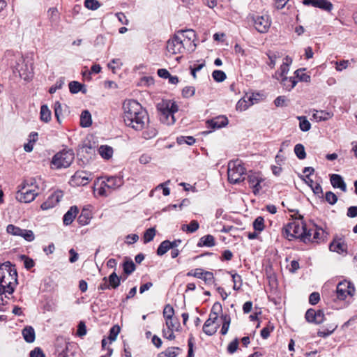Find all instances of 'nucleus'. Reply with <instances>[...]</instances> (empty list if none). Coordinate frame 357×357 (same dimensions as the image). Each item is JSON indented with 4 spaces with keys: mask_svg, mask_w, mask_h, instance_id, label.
Wrapping results in <instances>:
<instances>
[{
    "mask_svg": "<svg viewBox=\"0 0 357 357\" xmlns=\"http://www.w3.org/2000/svg\"><path fill=\"white\" fill-rule=\"evenodd\" d=\"M22 335L24 340L28 343H32L36 338L35 331L32 326H26L22 330Z\"/></svg>",
    "mask_w": 357,
    "mask_h": 357,
    "instance_id": "5701e85b",
    "label": "nucleus"
},
{
    "mask_svg": "<svg viewBox=\"0 0 357 357\" xmlns=\"http://www.w3.org/2000/svg\"><path fill=\"white\" fill-rule=\"evenodd\" d=\"M39 194V185L35 178L25 180L20 186L15 194L16 199L20 202L30 203Z\"/></svg>",
    "mask_w": 357,
    "mask_h": 357,
    "instance_id": "7ed1b4c3",
    "label": "nucleus"
},
{
    "mask_svg": "<svg viewBox=\"0 0 357 357\" xmlns=\"http://www.w3.org/2000/svg\"><path fill=\"white\" fill-rule=\"evenodd\" d=\"M178 347H169L159 354L158 357H176L178 355Z\"/></svg>",
    "mask_w": 357,
    "mask_h": 357,
    "instance_id": "f704fd0d",
    "label": "nucleus"
},
{
    "mask_svg": "<svg viewBox=\"0 0 357 357\" xmlns=\"http://www.w3.org/2000/svg\"><path fill=\"white\" fill-rule=\"evenodd\" d=\"M20 259L24 261V267L28 270L35 265L33 260L24 255H20Z\"/></svg>",
    "mask_w": 357,
    "mask_h": 357,
    "instance_id": "603ef678",
    "label": "nucleus"
},
{
    "mask_svg": "<svg viewBox=\"0 0 357 357\" xmlns=\"http://www.w3.org/2000/svg\"><path fill=\"white\" fill-rule=\"evenodd\" d=\"M121 66L122 63L119 59H113L107 65L108 68L111 69L113 73L115 72L116 68H120Z\"/></svg>",
    "mask_w": 357,
    "mask_h": 357,
    "instance_id": "bf43d9fd",
    "label": "nucleus"
},
{
    "mask_svg": "<svg viewBox=\"0 0 357 357\" xmlns=\"http://www.w3.org/2000/svg\"><path fill=\"white\" fill-rule=\"evenodd\" d=\"M47 16L51 23H57L59 22L60 15L56 8L52 7L47 10Z\"/></svg>",
    "mask_w": 357,
    "mask_h": 357,
    "instance_id": "2f4dec72",
    "label": "nucleus"
},
{
    "mask_svg": "<svg viewBox=\"0 0 357 357\" xmlns=\"http://www.w3.org/2000/svg\"><path fill=\"white\" fill-rule=\"evenodd\" d=\"M331 183L333 187L340 188L343 192L347 191V185L342 177L339 174H332L331 176Z\"/></svg>",
    "mask_w": 357,
    "mask_h": 357,
    "instance_id": "a211bd4d",
    "label": "nucleus"
},
{
    "mask_svg": "<svg viewBox=\"0 0 357 357\" xmlns=\"http://www.w3.org/2000/svg\"><path fill=\"white\" fill-rule=\"evenodd\" d=\"M245 169L241 161L236 160L228 163L227 178L230 183H238L245 178Z\"/></svg>",
    "mask_w": 357,
    "mask_h": 357,
    "instance_id": "423d86ee",
    "label": "nucleus"
},
{
    "mask_svg": "<svg viewBox=\"0 0 357 357\" xmlns=\"http://www.w3.org/2000/svg\"><path fill=\"white\" fill-rule=\"evenodd\" d=\"M30 357H45L43 350L40 347H36L29 354Z\"/></svg>",
    "mask_w": 357,
    "mask_h": 357,
    "instance_id": "774afa93",
    "label": "nucleus"
},
{
    "mask_svg": "<svg viewBox=\"0 0 357 357\" xmlns=\"http://www.w3.org/2000/svg\"><path fill=\"white\" fill-rule=\"evenodd\" d=\"M98 153L105 160H109L112 158L114 150L108 145H101L98 149Z\"/></svg>",
    "mask_w": 357,
    "mask_h": 357,
    "instance_id": "4be33fe9",
    "label": "nucleus"
},
{
    "mask_svg": "<svg viewBox=\"0 0 357 357\" xmlns=\"http://www.w3.org/2000/svg\"><path fill=\"white\" fill-rule=\"evenodd\" d=\"M354 293V286L349 281L344 280L337 285L336 295L339 300L344 301L348 296H353Z\"/></svg>",
    "mask_w": 357,
    "mask_h": 357,
    "instance_id": "9d476101",
    "label": "nucleus"
},
{
    "mask_svg": "<svg viewBox=\"0 0 357 357\" xmlns=\"http://www.w3.org/2000/svg\"><path fill=\"white\" fill-rule=\"evenodd\" d=\"M121 185V179L116 176L107 177L106 181H105V186H107V189L110 190H115Z\"/></svg>",
    "mask_w": 357,
    "mask_h": 357,
    "instance_id": "412c9836",
    "label": "nucleus"
},
{
    "mask_svg": "<svg viewBox=\"0 0 357 357\" xmlns=\"http://www.w3.org/2000/svg\"><path fill=\"white\" fill-rule=\"evenodd\" d=\"M176 33L182 46L184 47V52H192L195 51L197 45L195 43L196 35L193 30H181Z\"/></svg>",
    "mask_w": 357,
    "mask_h": 357,
    "instance_id": "0eeeda50",
    "label": "nucleus"
},
{
    "mask_svg": "<svg viewBox=\"0 0 357 357\" xmlns=\"http://www.w3.org/2000/svg\"><path fill=\"white\" fill-rule=\"evenodd\" d=\"M222 321H223L222 306L220 303L216 302L212 307L208 319L203 326L204 333L208 335L215 334Z\"/></svg>",
    "mask_w": 357,
    "mask_h": 357,
    "instance_id": "20e7f679",
    "label": "nucleus"
},
{
    "mask_svg": "<svg viewBox=\"0 0 357 357\" xmlns=\"http://www.w3.org/2000/svg\"><path fill=\"white\" fill-rule=\"evenodd\" d=\"M123 109L125 124L135 130H142L149 123L147 112L137 101L135 100H125L123 104Z\"/></svg>",
    "mask_w": 357,
    "mask_h": 357,
    "instance_id": "f257e3e1",
    "label": "nucleus"
},
{
    "mask_svg": "<svg viewBox=\"0 0 357 357\" xmlns=\"http://www.w3.org/2000/svg\"><path fill=\"white\" fill-rule=\"evenodd\" d=\"M74 158V153L72 150H63L53 156L51 167L54 169L68 168L73 162Z\"/></svg>",
    "mask_w": 357,
    "mask_h": 357,
    "instance_id": "39448f33",
    "label": "nucleus"
},
{
    "mask_svg": "<svg viewBox=\"0 0 357 357\" xmlns=\"http://www.w3.org/2000/svg\"><path fill=\"white\" fill-rule=\"evenodd\" d=\"M206 123L207 125V128L211 129L208 132H211L212 131L221 128L223 126V116H218L215 118L208 120Z\"/></svg>",
    "mask_w": 357,
    "mask_h": 357,
    "instance_id": "6ab92c4d",
    "label": "nucleus"
},
{
    "mask_svg": "<svg viewBox=\"0 0 357 357\" xmlns=\"http://www.w3.org/2000/svg\"><path fill=\"white\" fill-rule=\"evenodd\" d=\"M78 222L82 225H88L89 222V217L88 215V213H84V211H82L81 215L78 218Z\"/></svg>",
    "mask_w": 357,
    "mask_h": 357,
    "instance_id": "69168bd1",
    "label": "nucleus"
},
{
    "mask_svg": "<svg viewBox=\"0 0 357 357\" xmlns=\"http://www.w3.org/2000/svg\"><path fill=\"white\" fill-rule=\"evenodd\" d=\"M305 227L303 222L292 221L288 223L283 229V234L289 240L292 238H301L304 236Z\"/></svg>",
    "mask_w": 357,
    "mask_h": 357,
    "instance_id": "6e6552de",
    "label": "nucleus"
},
{
    "mask_svg": "<svg viewBox=\"0 0 357 357\" xmlns=\"http://www.w3.org/2000/svg\"><path fill=\"white\" fill-rule=\"evenodd\" d=\"M294 152L296 156L301 160L304 159L306 157L305 148L301 144H298L295 146Z\"/></svg>",
    "mask_w": 357,
    "mask_h": 357,
    "instance_id": "a18cd8bd",
    "label": "nucleus"
},
{
    "mask_svg": "<svg viewBox=\"0 0 357 357\" xmlns=\"http://www.w3.org/2000/svg\"><path fill=\"white\" fill-rule=\"evenodd\" d=\"M160 119L162 123H167L168 125L174 123L175 118L173 114H166L165 111H160Z\"/></svg>",
    "mask_w": 357,
    "mask_h": 357,
    "instance_id": "473e14b6",
    "label": "nucleus"
},
{
    "mask_svg": "<svg viewBox=\"0 0 357 357\" xmlns=\"http://www.w3.org/2000/svg\"><path fill=\"white\" fill-rule=\"evenodd\" d=\"M251 21L256 30L259 33H266L271 24V20L268 15H252L250 16Z\"/></svg>",
    "mask_w": 357,
    "mask_h": 357,
    "instance_id": "1a4fd4ad",
    "label": "nucleus"
},
{
    "mask_svg": "<svg viewBox=\"0 0 357 357\" xmlns=\"http://www.w3.org/2000/svg\"><path fill=\"white\" fill-rule=\"evenodd\" d=\"M123 268L126 274L130 275L135 270V265L132 260H127L123 264Z\"/></svg>",
    "mask_w": 357,
    "mask_h": 357,
    "instance_id": "79ce46f5",
    "label": "nucleus"
},
{
    "mask_svg": "<svg viewBox=\"0 0 357 357\" xmlns=\"http://www.w3.org/2000/svg\"><path fill=\"white\" fill-rule=\"evenodd\" d=\"M176 142L178 144L192 145L195 142V139L192 136H180L177 137Z\"/></svg>",
    "mask_w": 357,
    "mask_h": 357,
    "instance_id": "a19ab883",
    "label": "nucleus"
},
{
    "mask_svg": "<svg viewBox=\"0 0 357 357\" xmlns=\"http://www.w3.org/2000/svg\"><path fill=\"white\" fill-rule=\"evenodd\" d=\"M195 89L193 86H185L182 91V95L184 98H190L194 96Z\"/></svg>",
    "mask_w": 357,
    "mask_h": 357,
    "instance_id": "0e129e2a",
    "label": "nucleus"
},
{
    "mask_svg": "<svg viewBox=\"0 0 357 357\" xmlns=\"http://www.w3.org/2000/svg\"><path fill=\"white\" fill-rule=\"evenodd\" d=\"M166 325L167 326V329L177 330L180 324L178 320H174L173 318H171L166 320Z\"/></svg>",
    "mask_w": 357,
    "mask_h": 357,
    "instance_id": "052dcab7",
    "label": "nucleus"
},
{
    "mask_svg": "<svg viewBox=\"0 0 357 357\" xmlns=\"http://www.w3.org/2000/svg\"><path fill=\"white\" fill-rule=\"evenodd\" d=\"M253 227L256 231H261L264 229V220L262 217H257L253 222Z\"/></svg>",
    "mask_w": 357,
    "mask_h": 357,
    "instance_id": "de8ad7c7",
    "label": "nucleus"
},
{
    "mask_svg": "<svg viewBox=\"0 0 357 357\" xmlns=\"http://www.w3.org/2000/svg\"><path fill=\"white\" fill-rule=\"evenodd\" d=\"M248 182L252 192L257 195L262 189L261 183L264 182V178L259 173H251L248 176Z\"/></svg>",
    "mask_w": 357,
    "mask_h": 357,
    "instance_id": "ddd939ff",
    "label": "nucleus"
},
{
    "mask_svg": "<svg viewBox=\"0 0 357 357\" xmlns=\"http://www.w3.org/2000/svg\"><path fill=\"white\" fill-rule=\"evenodd\" d=\"M19 74H20V76L22 79H24V80H27V79H29L31 77L32 74H33V70H32V68L29 69L27 64L25 63L24 64V69L23 68V67H22L19 70Z\"/></svg>",
    "mask_w": 357,
    "mask_h": 357,
    "instance_id": "e433bc0d",
    "label": "nucleus"
},
{
    "mask_svg": "<svg viewBox=\"0 0 357 357\" xmlns=\"http://www.w3.org/2000/svg\"><path fill=\"white\" fill-rule=\"evenodd\" d=\"M273 330V325L269 322L268 325L261 331V336L264 339H267L269 337L271 332H272Z\"/></svg>",
    "mask_w": 357,
    "mask_h": 357,
    "instance_id": "864d4df0",
    "label": "nucleus"
},
{
    "mask_svg": "<svg viewBox=\"0 0 357 357\" xmlns=\"http://www.w3.org/2000/svg\"><path fill=\"white\" fill-rule=\"evenodd\" d=\"M298 119L300 121L299 122V128L302 131L307 132L310 130L311 124L305 116H298Z\"/></svg>",
    "mask_w": 357,
    "mask_h": 357,
    "instance_id": "c9c22d12",
    "label": "nucleus"
},
{
    "mask_svg": "<svg viewBox=\"0 0 357 357\" xmlns=\"http://www.w3.org/2000/svg\"><path fill=\"white\" fill-rule=\"evenodd\" d=\"M61 198V192H54L41 204V209L46 211L54 207L60 202Z\"/></svg>",
    "mask_w": 357,
    "mask_h": 357,
    "instance_id": "4468645a",
    "label": "nucleus"
},
{
    "mask_svg": "<svg viewBox=\"0 0 357 357\" xmlns=\"http://www.w3.org/2000/svg\"><path fill=\"white\" fill-rule=\"evenodd\" d=\"M281 84L286 90L290 91L296 85L297 81L294 77H284L282 78Z\"/></svg>",
    "mask_w": 357,
    "mask_h": 357,
    "instance_id": "c756f323",
    "label": "nucleus"
},
{
    "mask_svg": "<svg viewBox=\"0 0 357 357\" xmlns=\"http://www.w3.org/2000/svg\"><path fill=\"white\" fill-rule=\"evenodd\" d=\"M91 115L87 110L82 112L80 116V125L82 127L87 128L91 125Z\"/></svg>",
    "mask_w": 357,
    "mask_h": 357,
    "instance_id": "bb28decb",
    "label": "nucleus"
},
{
    "mask_svg": "<svg viewBox=\"0 0 357 357\" xmlns=\"http://www.w3.org/2000/svg\"><path fill=\"white\" fill-rule=\"evenodd\" d=\"M199 227V225L197 220H192L189 225H183L181 229L188 233L196 231Z\"/></svg>",
    "mask_w": 357,
    "mask_h": 357,
    "instance_id": "72a5a7b5",
    "label": "nucleus"
},
{
    "mask_svg": "<svg viewBox=\"0 0 357 357\" xmlns=\"http://www.w3.org/2000/svg\"><path fill=\"white\" fill-rule=\"evenodd\" d=\"M174 314V310L173 307L169 304L166 305L163 310V316L165 320L173 318Z\"/></svg>",
    "mask_w": 357,
    "mask_h": 357,
    "instance_id": "3c124183",
    "label": "nucleus"
},
{
    "mask_svg": "<svg viewBox=\"0 0 357 357\" xmlns=\"http://www.w3.org/2000/svg\"><path fill=\"white\" fill-rule=\"evenodd\" d=\"M329 248L333 252L343 253L347 252V245L342 239L335 240L330 244Z\"/></svg>",
    "mask_w": 357,
    "mask_h": 357,
    "instance_id": "f3484780",
    "label": "nucleus"
},
{
    "mask_svg": "<svg viewBox=\"0 0 357 357\" xmlns=\"http://www.w3.org/2000/svg\"><path fill=\"white\" fill-rule=\"evenodd\" d=\"M250 106H251L247 98L245 99V95L243 96V98L239 100L236 104V109L239 111H244L247 109Z\"/></svg>",
    "mask_w": 357,
    "mask_h": 357,
    "instance_id": "49530a36",
    "label": "nucleus"
},
{
    "mask_svg": "<svg viewBox=\"0 0 357 357\" xmlns=\"http://www.w3.org/2000/svg\"><path fill=\"white\" fill-rule=\"evenodd\" d=\"M325 198L326 202L331 205L335 204L337 201V197L336 195L331 191L326 193Z\"/></svg>",
    "mask_w": 357,
    "mask_h": 357,
    "instance_id": "13d9d810",
    "label": "nucleus"
},
{
    "mask_svg": "<svg viewBox=\"0 0 357 357\" xmlns=\"http://www.w3.org/2000/svg\"><path fill=\"white\" fill-rule=\"evenodd\" d=\"M316 311L313 309H309L305 313V319L307 321L315 324Z\"/></svg>",
    "mask_w": 357,
    "mask_h": 357,
    "instance_id": "e2e57ef3",
    "label": "nucleus"
},
{
    "mask_svg": "<svg viewBox=\"0 0 357 357\" xmlns=\"http://www.w3.org/2000/svg\"><path fill=\"white\" fill-rule=\"evenodd\" d=\"M155 236V229L154 228H149L144 232L143 240L144 243L151 241Z\"/></svg>",
    "mask_w": 357,
    "mask_h": 357,
    "instance_id": "c03bdc74",
    "label": "nucleus"
},
{
    "mask_svg": "<svg viewBox=\"0 0 357 357\" xmlns=\"http://www.w3.org/2000/svg\"><path fill=\"white\" fill-rule=\"evenodd\" d=\"M311 6L321 8L326 11H331L333 8V4L328 0H314L310 2Z\"/></svg>",
    "mask_w": 357,
    "mask_h": 357,
    "instance_id": "393cba45",
    "label": "nucleus"
},
{
    "mask_svg": "<svg viewBox=\"0 0 357 357\" xmlns=\"http://www.w3.org/2000/svg\"><path fill=\"white\" fill-rule=\"evenodd\" d=\"M84 85L76 81H72L69 83V89L72 93H77L82 91Z\"/></svg>",
    "mask_w": 357,
    "mask_h": 357,
    "instance_id": "09e8293b",
    "label": "nucleus"
},
{
    "mask_svg": "<svg viewBox=\"0 0 357 357\" xmlns=\"http://www.w3.org/2000/svg\"><path fill=\"white\" fill-rule=\"evenodd\" d=\"M18 236L22 237L28 242H32L35 239V236L31 230L21 229Z\"/></svg>",
    "mask_w": 357,
    "mask_h": 357,
    "instance_id": "4c0bfd02",
    "label": "nucleus"
},
{
    "mask_svg": "<svg viewBox=\"0 0 357 357\" xmlns=\"http://www.w3.org/2000/svg\"><path fill=\"white\" fill-rule=\"evenodd\" d=\"M6 231L8 234L10 235L18 236L20 232L21 231V228L14 225L10 224L6 227Z\"/></svg>",
    "mask_w": 357,
    "mask_h": 357,
    "instance_id": "4d7b16f0",
    "label": "nucleus"
},
{
    "mask_svg": "<svg viewBox=\"0 0 357 357\" xmlns=\"http://www.w3.org/2000/svg\"><path fill=\"white\" fill-rule=\"evenodd\" d=\"M100 3L97 0H85L84 6L91 10H96L100 7Z\"/></svg>",
    "mask_w": 357,
    "mask_h": 357,
    "instance_id": "37998d69",
    "label": "nucleus"
},
{
    "mask_svg": "<svg viewBox=\"0 0 357 357\" xmlns=\"http://www.w3.org/2000/svg\"><path fill=\"white\" fill-rule=\"evenodd\" d=\"M333 116V113L324 110H314L312 118L317 122L327 121Z\"/></svg>",
    "mask_w": 357,
    "mask_h": 357,
    "instance_id": "aec40b11",
    "label": "nucleus"
},
{
    "mask_svg": "<svg viewBox=\"0 0 357 357\" xmlns=\"http://www.w3.org/2000/svg\"><path fill=\"white\" fill-rule=\"evenodd\" d=\"M231 278L232 279V282H234L233 288L234 289H238L241 285V276L238 274H231Z\"/></svg>",
    "mask_w": 357,
    "mask_h": 357,
    "instance_id": "680f3d73",
    "label": "nucleus"
},
{
    "mask_svg": "<svg viewBox=\"0 0 357 357\" xmlns=\"http://www.w3.org/2000/svg\"><path fill=\"white\" fill-rule=\"evenodd\" d=\"M40 119L45 123H48L52 119V112L47 105H43L40 111Z\"/></svg>",
    "mask_w": 357,
    "mask_h": 357,
    "instance_id": "a878e982",
    "label": "nucleus"
},
{
    "mask_svg": "<svg viewBox=\"0 0 357 357\" xmlns=\"http://www.w3.org/2000/svg\"><path fill=\"white\" fill-rule=\"evenodd\" d=\"M120 331V327L118 325H115L110 328L109 334L107 337V339L109 340V343H112L116 340Z\"/></svg>",
    "mask_w": 357,
    "mask_h": 357,
    "instance_id": "ea45409f",
    "label": "nucleus"
},
{
    "mask_svg": "<svg viewBox=\"0 0 357 357\" xmlns=\"http://www.w3.org/2000/svg\"><path fill=\"white\" fill-rule=\"evenodd\" d=\"M93 178V175L91 172L84 171H77L71 177L70 183L74 185H86Z\"/></svg>",
    "mask_w": 357,
    "mask_h": 357,
    "instance_id": "9b49d317",
    "label": "nucleus"
},
{
    "mask_svg": "<svg viewBox=\"0 0 357 357\" xmlns=\"http://www.w3.org/2000/svg\"><path fill=\"white\" fill-rule=\"evenodd\" d=\"M238 347V339H235L231 342L229 343V344L227 347V351L230 354L234 353Z\"/></svg>",
    "mask_w": 357,
    "mask_h": 357,
    "instance_id": "338daca9",
    "label": "nucleus"
},
{
    "mask_svg": "<svg viewBox=\"0 0 357 357\" xmlns=\"http://www.w3.org/2000/svg\"><path fill=\"white\" fill-rule=\"evenodd\" d=\"M17 281V273L10 261H6L0 265V289L3 293L11 294Z\"/></svg>",
    "mask_w": 357,
    "mask_h": 357,
    "instance_id": "f03ea898",
    "label": "nucleus"
},
{
    "mask_svg": "<svg viewBox=\"0 0 357 357\" xmlns=\"http://www.w3.org/2000/svg\"><path fill=\"white\" fill-rule=\"evenodd\" d=\"M146 130L143 132V137L146 139H152L158 134V130L153 126H150L149 123L144 128Z\"/></svg>",
    "mask_w": 357,
    "mask_h": 357,
    "instance_id": "c85d7f7f",
    "label": "nucleus"
},
{
    "mask_svg": "<svg viewBox=\"0 0 357 357\" xmlns=\"http://www.w3.org/2000/svg\"><path fill=\"white\" fill-rule=\"evenodd\" d=\"M54 115H55V117L56 118L57 121L59 123H61V116L62 114V107H61V104L59 101H56L54 102Z\"/></svg>",
    "mask_w": 357,
    "mask_h": 357,
    "instance_id": "6e6d98bb",
    "label": "nucleus"
},
{
    "mask_svg": "<svg viewBox=\"0 0 357 357\" xmlns=\"http://www.w3.org/2000/svg\"><path fill=\"white\" fill-rule=\"evenodd\" d=\"M158 109L159 111H165L166 114H169L171 113L174 114L178 110L176 103L170 100H163L162 103L158 105Z\"/></svg>",
    "mask_w": 357,
    "mask_h": 357,
    "instance_id": "2eb2a0df",
    "label": "nucleus"
},
{
    "mask_svg": "<svg viewBox=\"0 0 357 357\" xmlns=\"http://www.w3.org/2000/svg\"><path fill=\"white\" fill-rule=\"evenodd\" d=\"M327 233L325 232L321 228L316 227L313 229V238L312 241H314L319 243L320 241H324V238L326 237Z\"/></svg>",
    "mask_w": 357,
    "mask_h": 357,
    "instance_id": "cd10ccee",
    "label": "nucleus"
},
{
    "mask_svg": "<svg viewBox=\"0 0 357 357\" xmlns=\"http://www.w3.org/2000/svg\"><path fill=\"white\" fill-rule=\"evenodd\" d=\"M78 211V208L76 206H71L63 215V224L66 225H70L76 218Z\"/></svg>",
    "mask_w": 357,
    "mask_h": 357,
    "instance_id": "dca6fc26",
    "label": "nucleus"
},
{
    "mask_svg": "<svg viewBox=\"0 0 357 357\" xmlns=\"http://www.w3.org/2000/svg\"><path fill=\"white\" fill-rule=\"evenodd\" d=\"M169 245H170L169 241L165 240L162 241L158 248L157 255L159 256L165 255L169 250H170Z\"/></svg>",
    "mask_w": 357,
    "mask_h": 357,
    "instance_id": "58836bf2",
    "label": "nucleus"
},
{
    "mask_svg": "<svg viewBox=\"0 0 357 357\" xmlns=\"http://www.w3.org/2000/svg\"><path fill=\"white\" fill-rule=\"evenodd\" d=\"M215 245V238L212 235H206L202 236L198 243V247H213Z\"/></svg>",
    "mask_w": 357,
    "mask_h": 357,
    "instance_id": "b1692460",
    "label": "nucleus"
},
{
    "mask_svg": "<svg viewBox=\"0 0 357 357\" xmlns=\"http://www.w3.org/2000/svg\"><path fill=\"white\" fill-rule=\"evenodd\" d=\"M247 98L249 104L252 105L257 103L261 98V96L259 93H246L245 99Z\"/></svg>",
    "mask_w": 357,
    "mask_h": 357,
    "instance_id": "8fccbe9b",
    "label": "nucleus"
},
{
    "mask_svg": "<svg viewBox=\"0 0 357 357\" xmlns=\"http://www.w3.org/2000/svg\"><path fill=\"white\" fill-rule=\"evenodd\" d=\"M167 50L171 54H181L184 52V47L182 46L177 33L168 40Z\"/></svg>",
    "mask_w": 357,
    "mask_h": 357,
    "instance_id": "f8f14e48",
    "label": "nucleus"
},
{
    "mask_svg": "<svg viewBox=\"0 0 357 357\" xmlns=\"http://www.w3.org/2000/svg\"><path fill=\"white\" fill-rule=\"evenodd\" d=\"M107 282L112 289L117 288L121 284V278L114 271L107 278Z\"/></svg>",
    "mask_w": 357,
    "mask_h": 357,
    "instance_id": "7c9ffc66",
    "label": "nucleus"
},
{
    "mask_svg": "<svg viewBox=\"0 0 357 357\" xmlns=\"http://www.w3.org/2000/svg\"><path fill=\"white\" fill-rule=\"evenodd\" d=\"M303 71L304 70L298 69L296 70L295 74L296 77L299 78L300 81L310 82L311 79L310 76L303 73Z\"/></svg>",
    "mask_w": 357,
    "mask_h": 357,
    "instance_id": "5fc2aeb1",
    "label": "nucleus"
}]
</instances>
